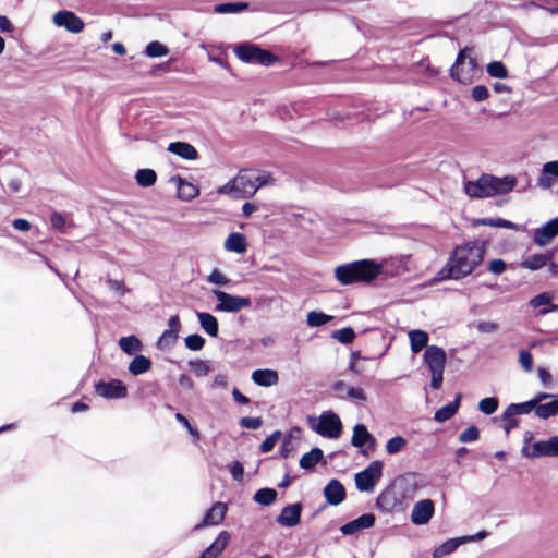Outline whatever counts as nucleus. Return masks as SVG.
<instances>
[{
  "mask_svg": "<svg viewBox=\"0 0 558 558\" xmlns=\"http://www.w3.org/2000/svg\"><path fill=\"white\" fill-rule=\"evenodd\" d=\"M485 244L471 241L457 246L446 265L438 271V280H458L472 274L483 262Z\"/></svg>",
  "mask_w": 558,
  "mask_h": 558,
  "instance_id": "nucleus-1",
  "label": "nucleus"
},
{
  "mask_svg": "<svg viewBox=\"0 0 558 558\" xmlns=\"http://www.w3.org/2000/svg\"><path fill=\"white\" fill-rule=\"evenodd\" d=\"M410 255L400 256L386 260L383 264H377L371 259H362L352 262L345 265L338 266L335 269V276L341 284H352L355 282H371L379 274L384 271L389 265L396 267L393 275H399L409 271L407 262Z\"/></svg>",
  "mask_w": 558,
  "mask_h": 558,
  "instance_id": "nucleus-2",
  "label": "nucleus"
},
{
  "mask_svg": "<svg viewBox=\"0 0 558 558\" xmlns=\"http://www.w3.org/2000/svg\"><path fill=\"white\" fill-rule=\"evenodd\" d=\"M517 179L513 175L498 178L483 174L475 181L464 183V192L472 198H485L497 194H506L514 189Z\"/></svg>",
  "mask_w": 558,
  "mask_h": 558,
  "instance_id": "nucleus-3",
  "label": "nucleus"
},
{
  "mask_svg": "<svg viewBox=\"0 0 558 558\" xmlns=\"http://www.w3.org/2000/svg\"><path fill=\"white\" fill-rule=\"evenodd\" d=\"M253 187L251 170H241L233 179L220 186L217 192L233 198H248L254 195Z\"/></svg>",
  "mask_w": 558,
  "mask_h": 558,
  "instance_id": "nucleus-4",
  "label": "nucleus"
},
{
  "mask_svg": "<svg viewBox=\"0 0 558 558\" xmlns=\"http://www.w3.org/2000/svg\"><path fill=\"white\" fill-rule=\"evenodd\" d=\"M311 427L313 430H315L317 434H319L323 437L336 439L340 436L342 430V423L340 417L331 412L326 411L323 412L317 422L316 420H311Z\"/></svg>",
  "mask_w": 558,
  "mask_h": 558,
  "instance_id": "nucleus-5",
  "label": "nucleus"
},
{
  "mask_svg": "<svg viewBox=\"0 0 558 558\" xmlns=\"http://www.w3.org/2000/svg\"><path fill=\"white\" fill-rule=\"evenodd\" d=\"M476 69V60L468 56L465 50H462L450 69L451 77L460 83L469 84L472 82Z\"/></svg>",
  "mask_w": 558,
  "mask_h": 558,
  "instance_id": "nucleus-6",
  "label": "nucleus"
},
{
  "mask_svg": "<svg viewBox=\"0 0 558 558\" xmlns=\"http://www.w3.org/2000/svg\"><path fill=\"white\" fill-rule=\"evenodd\" d=\"M234 53L240 60L244 62L258 63L262 65H269L276 59L271 52L250 44L238 45L234 48Z\"/></svg>",
  "mask_w": 558,
  "mask_h": 558,
  "instance_id": "nucleus-7",
  "label": "nucleus"
},
{
  "mask_svg": "<svg viewBox=\"0 0 558 558\" xmlns=\"http://www.w3.org/2000/svg\"><path fill=\"white\" fill-rule=\"evenodd\" d=\"M213 294L218 301L215 306V312L236 313L242 308L251 306L250 298L232 295L216 289L213 290Z\"/></svg>",
  "mask_w": 558,
  "mask_h": 558,
  "instance_id": "nucleus-8",
  "label": "nucleus"
},
{
  "mask_svg": "<svg viewBox=\"0 0 558 558\" xmlns=\"http://www.w3.org/2000/svg\"><path fill=\"white\" fill-rule=\"evenodd\" d=\"M383 475V462L376 460L355 474V485L360 492H372Z\"/></svg>",
  "mask_w": 558,
  "mask_h": 558,
  "instance_id": "nucleus-9",
  "label": "nucleus"
},
{
  "mask_svg": "<svg viewBox=\"0 0 558 558\" xmlns=\"http://www.w3.org/2000/svg\"><path fill=\"white\" fill-rule=\"evenodd\" d=\"M522 454L526 458L558 457V436L547 440L535 441L530 448L524 447Z\"/></svg>",
  "mask_w": 558,
  "mask_h": 558,
  "instance_id": "nucleus-10",
  "label": "nucleus"
},
{
  "mask_svg": "<svg viewBox=\"0 0 558 558\" xmlns=\"http://www.w3.org/2000/svg\"><path fill=\"white\" fill-rule=\"evenodd\" d=\"M52 22L58 27H63L68 32L78 34L84 29L83 20L72 11H58L52 16Z\"/></svg>",
  "mask_w": 558,
  "mask_h": 558,
  "instance_id": "nucleus-11",
  "label": "nucleus"
},
{
  "mask_svg": "<svg viewBox=\"0 0 558 558\" xmlns=\"http://www.w3.org/2000/svg\"><path fill=\"white\" fill-rule=\"evenodd\" d=\"M96 392L98 396L106 399H121L126 396V387L119 379L110 381H99L96 385Z\"/></svg>",
  "mask_w": 558,
  "mask_h": 558,
  "instance_id": "nucleus-12",
  "label": "nucleus"
},
{
  "mask_svg": "<svg viewBox=\"0 0 558 558\" xmlns=\"http://www.w3.org/2000/svg\"><path fill=\"white\" fill-rule=\"evenodd\" d=\"M434 512V502L430 499L420 500L413 506L411 521L415 525H424L429 522Z\"/></svg>",
  "mask_w": 558,
  "mask_h": 558,
  "instance_id": "nucleus-13",
  "label": "nucleus"
},
{
  "mask_svg": "<svg viewBox=\"0 0 558 558\" xmlns=\"http://www.w3.org/2000/svg\"><path fill=\"white\" fill-rule=\"evenodd\" d=\"M558 235V218H554L541 228L533 230V241L538 246H545Z\"/></svg>",
  "mask_w": 558,
  "mask_h": 558,
  "instance_id": "nucleus-14",
  "label": "nucleus"
},
{
  "mask_svg": "<svg viewBox=\"0 0 558 558\" xmlns=\"http://www.w3.org/2000/svg\"><path fill=\"white\" fill-rule=\"evenodd\" d=\"M169 182L175 185L177 195L183 202H190L199 194V189L195 184L186 181L180 175L171 177Z\"/></svg>",
  "mask_w": 558,
  "mask_h": 558,
  "instance_id": "nucleus-15",
  "label": "nucleus"
},
{
  "mask_svg": "<svg viewBox=\"0 0 558 558\" xmlns=\"http://www.w3.org/2000/svg\"><path fill=\"white\" fill-rule=\"evenodd\" d=\"M301 513L302 505L300 502H295L286 506L277 517L276 521L282 526L293 527L300 523Z\"/></svg>",
  "mask_w": 558,
  "mask_h": 558,
  "instance_id": "nucleus-16",
  "label": "nucleus"
},
{
  "mask_svg": "<svg viewBox=\"0 0 558 558\" xmlns=\"http://www.w3.org/2000/svg\"><path fill=\"white\" fill-rule=\"evenodd\" d=\"M446 359L445 351L437 345H429L424 352V361L428 365L430 372L444 371Z\"/></svg>",
  "mask_w": 558,
  "mask_h": 558,
  "instance_id": "nucleus-17",
  "label": "nucleus"
},
{
  "mask_svg": "<svg viewBox=\"0 0 558 558\" xmlns=\"http://www.w3.org/2000/svg\"><path fill=\"white\" fill-rule=\"evenodd\" d=\"M227 513V505L223 502H216L207 511L203 521L195 525V530H201L204 526L218 525L221 523Z\"/></svg>",
  "mask_w": 558,
  "mask_h": 558,
  "instance_id": "nucleus-18",
  "label": "nucleus"
},
{
  "mask_svg": "<svg viewBox=\"0 0 558 558\" xmlns=\"http://www.w3.org/2000/svg\"><path fill=\"white\" fill-rule=\"evenodd\" d=\"M553 251H548L546 253L531 254L522 259V262L520 263V267L531 271H536L547 266V264L553 259Z\"/></svg>",
  "mask_w": 558,
  "mask_h": 558,
  "instance_id": "nucleus-19",
  "label": "nucleus"
},
{
  "mask_svg": "<svg viewBox=\"0 0 558 558\" xmlns=\"http://www.w3.org/2000/svg\"><path fill=\"white\" fill-rule=\"evenodd\" d=\"M558 179V160L548 161L543 165L537 185L544 190H549Z\"/></svg>",
  "mask_w": 558,
  "mask_h": 558,
  "instance_id": "nucleus-20",
  "label": "nucleus"
},
{
  "mask_svg": "<svg viewBox=\"0 0 558 558\" xmlns=\"http://www.w3.org/2000/svg\"><path fill=\"white\" fill-rule=\"evenodd\" d=\"M554 296L549 292H543L534 298H532L529 302V305L533 308H539V315H546L551 312H558V305L553 304Z\"/></svg>",
  "mask_w": 558,
  "mask_h": 558,
  "instance_id": "nucleus-21",
  "label": "nucleus"
},
{
  "mask_svg": "<svg viewBox=\"0 0 558 558\" xmlns=\"http://www.w3.org/2000/svg\"><path fill=\"white\" fill-rule=\"evenodd\" d=\"M324 496L329 505L337 506L345 498L344 486L338 480H331L324 488Z\"/></svg>",
  "mask_w": 558,
  "mask_h": 558,
  "instance_id": "nucleus-22",
  "label": "nucleus"
},
{
  "mask_svg": "<svg viewBox=\"0 0 558 558\" xmlns=\"http://www.w3.org/2000/svg\"><path fill=\"white\" fill-rule=\"evenodd\" d=\"M352 446L356 448H362L366 445H369L372 448L375 447L376 439L375 437L367 430L366 426L363 424H356L353 427V435L351 438Z\"/></svg>",
  "mask_w": 558,
  "mask_h": 558,
  "instance_id": "nucleus-23",
  "label": "nucleus"
},
{
  "mask_svg": "<svg viewBox=\"0 0 558 558\" xmlns=\"http://www.w3.org/2000/svg\"><path fill=\"white\" fill-rule=\"evenodd\" d=\"M229 541L230 534L227 531L220 532L214 543L198 558H217L227 547Z\"/></svg>",
  "mask_w": 558,
  "mask_h": 558,
  "instance_id": "nucleus-24",
  "label": "nucleus"
},
{
  "mask_svg": "<svg viewBox=\"0 0 558 558\" xmlns=\"http://www.w3.org/2000/svg\"><path fill=\"white\" fill-rule=\"evenodd\" d=\"M252 380L262 387H271L278 384L279 376L274 369H256L252 373Z\"/></svg>",
  "mask_w": 558,
  "mask_h": 558,
  "instance_id": "nucleus-25",
  "label": "nucleus"
},
{
  "mask_svg": "<svg viewBox=\"0 0 558 558\" xmlns=\"http://www.w3.org/2000/svg\"><path fill=\"white\" fill-rule=\"evenodd\" d=\"M168 151L186 160H195L198 156L195 147L185 142H173L168 146Z\"/></svg>",
  "mask_w": 558,
  "mask_h": 558,
  "instance_id": "nucleus-26",
  "label": "nucleus"
},
{
  "mask_svg": "<svg viewBox=\"0 0 558 558\" xmlns=\"http://www.w3.org/2000/svg\"><path fill=\"white\" fill-rule=\"evenodd\" d=\"M223 246L228 252L243 254L247 248V243L245 236L242 233L233 232L228 235Z\"/></svg>",
  "mask_w": 558,
  "mask_h": 558,
  "instance_id": "nucleus-27",
  "label": "nucleus"
},
{
  "mask_svg": "<svg viewBox=\"0 0 558 558\" xmlns=\"http://www.w3.org/2000/svg\"><path fill=\"white\" fill-rule=\"evenodd\" d=\"M196 316L198 318L199 325L202 329L210 337L218 336V320L217 318L206 312H197Z\"/></svg>",
  "mask_w": 558,
  "mask_h": 558,
  "instance_id": "nucleus-28",
  "label": "nucleus"
},
{
  "mask_svg": "<svg viewBox=\"0 0 558 558\" xmlns=\"http://www.w3.org/2000/svg\"><path fill=\"white\" fill-rule=\"evenodd\" d=\"M460 399H461V396L457 395L452 402L438 409L435 412L434 420L436 422L444 423V422L448 421L449 418H451L457 413V411L460 407Z\"/></svg>",
  "mask_w": 558,
  "mask_h": 558,
  "instance_id": "nucleus-29",
  "label": "nucleus"
},
{
  "mask_svg": "<svg viewBox=\"0 0 558 558\" xmlns=\"http://www.w3.org/2000/svg\"><path fill=\"white\" fill-rule=\"evenodd\" d=\"M532 410H534V403L531 401L522 403H511L504 411L501 420H510L511 417L517 415L529 414Z\"/></svg>",
  "mask_w": 558,
  "mask_h": 558,
  "instance_id": "nucleus-30",
  "label": "nucleus"
},
{
  "mask_svg": "<svg viewBox=\"0 0 558 558\" xmlns=\"http://www.w3.org/2000/svg\"><path fill=\"white\" fill-rule=\"evenodd\" d=\"M428 339L429 337L426 331L418 329L409 331V340L413 353H418L423 348H427Z\"/></svg>",
  "mask_w": 558,
  "mask_h": 558,
  "instance_id": "nucleus-31",
  "label": "nucleus"
},
{
  "mask_svg": "<svg viewBox=\"0 0 558 558\" xmlns=\"http://www.w3.org/2000/svg\"><path fill=\"white\" fill-rule=\"evenodd\" d=\"M150 368L151 361L145 355H136L129 364V372L134 376L142 375Z\"/></svg>",
  "mask_w": 558,
  "mask_h": 558,
  "instance_id": "nucleus-32",
  "label": "nucleus"
},
{
  "mask_svg": "<svg viewBox=\"0 0 558 558\" xmlns=\"http://www.w3.org/2000/svg\"><path fill=\"white\" fill-rule=\"evenodd\" d=\"M119 347L124 353L129 355L135 354L143 350V344L141 340L135 336L120 338Z\"/></svg>",
  "mask_w": 558,
  "mask_h": 558,
  "instance_id": "nucleus-33",
  "label": "nucleus"
},
{
  "mask_svg": "<svg viewBox=\"0 0 558 558\" xmlns=\"http://www.w3.org/2000/svg\"><path fill=\"white\" fill-rule=\"evenodd\" d=\"M462 544L461 537L447 539L434 549L433 558H442L444 556L453 553Z\"/></svg>",
  "mask_w": 558,
  "mask_h": 558,
  "instance_id": "nucleus-34",
  "label": "nucleus"
},
{
  "mask_svg": "<svg viewBox=\"0 0 558 558\" xmlns=\"http://www.w3.org/2000/svg\"><path fill=\"white\" fill-rule=\"evenodd\" d=\"M535 415L541 418H548L558 413V398L555 396L547 403H541L534 408Z\"/></svg>",
  "mask_w": 558,
  "mask_h": 558,
  "instance_id": "nucleus-35",
  "label": "nucleus"
},
{
  "mask_svg": "<svg viewBox=\"0 0 558 558\" xmlns=\"http://www.w3.org/2000/svg\"><path fill=\"white\" fill-rule=\"evenodd\" d=\"M323 459V451L319 448H314L303 454L300 459V466L304 470H311Z\"/></svg>",
  "mask_w": 558,
  "mask_h": 558,
  "instance_id": "nucleus-36",
  "label": "nucleus"
},
{
  "mask_svg": "<svg viewBox=\"0 0 558 558\" xmlns=\"http://www.w3.org/2000/svg\"><path fill=\"white\" fill-rule=\"evenodd\" d=\"M301 435V428L293 427L291 428L284 436L281 447L280 453L283 458H288L293 450L292 440L298 439Z\"/></svg>",
  "mask_w": 558,
  "mask_h": 558,
  "instance_id": "nucleus-37",
  "label": "nucleus"
},
{
  "mask_svg": "<svg viewBox=\"0 0 558 558\" xmlns=\"http://www.w3.org/2000/svg\"><path fill=\"white\" fill-rule=\"evenodd\" d=\"M252 174V181L254 185V194L257 192L258 189L270 185L274 183V178L271 173L266 171H259V170H251Z\"/></svg>",
  "mask_w": 558,
  "mask_h": 558,
  "instance_id": "nucleus-38",
  "label": "nucleus"
},
{
  "mask_svg": "<svg viewBox=\"0 0 558 558\" xmlns=\"http://www.w3.org/2000/svg\"><path fill=\"white\" fill-rule=\"evenodd\" d=\"M135 180L140 186L149 187L155 184L157 174L153 169H141L136 172Z\"/></svg>",
  "mask_w": 558,
  "mask_h": 558,
  "instance_id": "nucleus-39",
  "label": "nucleus"
},
{
  "mask_svg": "<svg viewBox=\"0 0 558 558\" xmlns=\"http://www.w3.org/2000/svg\"><path fill=\"white\" fill-rule=\"evenodd\" d=\"M277 497V492L274 488H260L254 494V501L263 505L269 506L271 505Z\"/></svg>",
  "mask_w": 558,
  "mask_h": 558,
  "instance_id": "nucleus-40",
  "label": "nucleus"
},
{
  "mask_svg": "<svg viewBox=\"0 0 558 558\" xmlns=\"http://www.w3.org/2000/svg\"><path fill=\"white\" fill-rule=\"evenodd\" d=\"M332 319L333 317L331 315L317 311L308 312L306 316V323L310 327H319L331 322Z\"/></svg>",
  "mask_w": 558,
  "mask_h": 558,
  "instance_id": "nucleus-41",
  "label": "nucleus"
},
{
  "mask_svg": "<svg viewBox=\"0 0 558 558\" xmlns=\"http://www.w3.org/2000/svg\"><path fill=\"white\" fill-rule=\"evenodd\" d=\"M190 368L197 377H205L210 372V364L203 360H193L189 362Z\"/></svg>",
  "mask_w": 558,
  "mask_h": 558,
  "instance_id": "nucleus-42",
  "label": "nucleus"
},
{
  "mask_svg": "<svg viewBox=\"0 0 558 558\" xmlns=\"http://www.w3.org/2000/svg\"><path fill=\"white\" fill-rule=\"evenodd\" d=\"M335 340L339 341L343 344L351 343L355 338V332L352 328L347 327L342 329L335 330L331 336Z\"/></svg>",
  "mask_w": 558,
  "mask_h": 558,
  "instance_id": "nucleus-43",
  "label": "nucleus"
},
{
  "mask_svg": "<svg viewBox=\"0 0 558 558\" xmlns=\"http://www.w3.org/2000/svg\"><path fill=\"white\" fill-rule=\"evenodd\" d=\"M407 446V440L402 436L390 438L386 444V451L389 454H396L403 450Z\"/></svg>",
  "mask_w": 558,
  "mask_h": 558,
  "instance_id": "nucleus-44",
  "label": "nucleus"
},
{
  "mask_svg": "<svg viewBox=\"0 0 558 558\" xmlns=\"http://www.w3.org/2000/svg\"><path fill=\"white\" fill-rule=\"evenodd\" d=\"M487 73L492 77L506 78L508 76V70L505 64L500 61H493L487 65Z\"/></svg>",
  "mask_w": 558,
  "mask_h": 558,
  "instance_id": "nucleus-45",
  "label": "nucleus"
},
{
  "mask_svg": "<svg viewBox=\"0 0 558 558\" xmlns=\"http://www.w3.org/2000/svg\"><path fill=\"white\" fill-rule=\"evenodd\" d=\"M168 52V48L159 41H151L146 46V54L150 58L165 57Z\"/></svg>",
  "mask_w": 558,
  "mask_h": 558,
  "instance_id": "nucleus-46",
  "label": "nucleus"
},
{
  "mask_svg": "<svg viewBox=\"0 0 558 558\" xmlns=\"http://www.w3.org/2000/svg\"><path fill=\"white\" fill-rule=\"evenodd\" d=\"M178 336H179V333H177L174 331H171L168 329L165 330L158 339V342H157L158 348L162 349V350L171 348L175 343Z\"/></svg>",
  "mask_w": 558,
  "mask_h": 558,
  "instance_id": "nucleus-47",
  "label": "nucleus"
},
{
  "mask_svg": "<svg viewBox=\"0 0 558 558\" xmlns=\"http://www.w3.org/2000/svg\"><path fill=\"white\" fill-rule=\"evenodd\" d=\"M498 409V400L494 397L484 398L478 402V410L484 414H493Z\"/></svg>",
  "mask_w": 558,
  "mask_h": 558,
  "instance_id": "nucleus-48",
  "label": "nucleus"
},
{
  "mask_svg": "<svg viewBox=\"0 0 558 558\" xmlns=\"http://www.w3.org/2000/svg\"><path fill=\"white\" fill-rule=\"evenodd\" d=\"M281 437L282 433L280 430H275L262 442L260 451L264 453L270 452Z\"/></svg>",
  "mask_w": 558,
  "mask_h": 558,
  "instance_id": "nucleus-49",
  "label": "nucleus"
},
{
  "mask_svg": "<svg viewBox=\"0 0 558 558\" xmlns=\"http://www.w3.org/2000/svg\"><path fill=\"white\" fill-rule=\"evenodd\" d=\"M246 4L244 3H221L215 7V12L220 14L235 13L244 10Z\"/></svg>",
  "mask_w": 558,
  "mask_h": 558,
  "instance_id": "nucleus-50",
  "label": "nucleus"
},
{
  "mask_svg": "<svg viewBox=\"0 0 558 558\" xmlns=\"http://www.w3.org/2000/svg\"><path fill=\"white\" fill-rule=\"evenodd\" d=\"M185 345L192 351H198L205 345V339L199 335H190L184 339Z\"/></svg>",
  "mask_w": 558,
  "mask_h": 558,
  "instance_id": "nucleus-51",
  "label": "nucleus"
},
{
  "mask_svg": "<svg viewBox=\"0 0 558 558\" xmlns=\"http://www.w3.org/2000/svg\"><path fill=\"white\" fill-rule=\"evenodd\" d=\"M483 226H490V227H499V228H506L511 230H517V226L506 219L502 218H496V219H483L481 221Z\"/></svg>",
  "mask_w": 558,
  "mask_h": 558,
  "instance_id": "nucleus-52",
  "label": "nucleus"
},
{
  "mask_svg": "<svg viewBox=\"0 0 558 558\" xmlns=\"http://www.w3.org/2000/svg\"><path fill=\"white\" fill-rule=\"evenodd\" d=\"M480 437V430L476 426H470L459 435L460 442H472Z\"/></svg>",
  "mask_w": 558,
  "mask_h": 558,
  "instance_id": "nucleus-53",
  "label": "nucleus"
},
{
  "mask_svg": "<svg viewBox=\"0 0 558 558\" xmlns=\"http://www.w3.org/2000/svg\"><path fill=\"white\" fill-rule=\"evenodd\" d=\"M207 281L216 286H227L230 282V279L220 270L214 269L208 276Z\"/></svg>",
  "mask_w": 558,
  "mask_h": 558,
  "instance_id": "nucleus-54",
  "label": "nucleus"
},
{
  "mask_svg": "<svg viewBox=\"0 0 558 558\" xmlns=\"http://www.w3.org/2000/svg\"><path fill=\"white\" fill-rule=\"evenodd\" d=\"M519 363L525 372H531L533 368V356L529 351H521L519 353Z\"/></svg>",
  "mask_w": 558,
  "mask_h": 558,
  "instance_id": "nucleus-55",
  "label": "nucleus"
},
{
  "mask_svg": "<svg viewBox=\"0 0 558 558\" xmlns=\"http://www.w3.org/2000/svg\"><path fill=\"white\" fill-rule=\"evenodd\" d=\"M489 92L486 86L477 85L472 89V98L475 101H484L488 98Z\"/></svg>",
  "mask_w": 558,
  "mask_h": 558,
  "instance_id": "nucleus-56",
  "label": "nucleus"
},
{
  "mask_svg": "<svg viewBox=\"0 0 558 558\" xmlns=\"http://www.w3.org/2000/svg\"><path fill=\"white\" fill-rule=\"evenodd\" d=\"M355 522L357 523V526L360 527V530L368 529L374 525L375 515L372 513H366V514H363V515L359 517L357 519H355Z\"/></svg>",
  "mask_w": 558,
  "mask_h": 558,
  "instance_id": "nucleus-57",
  "label": "nucleus"
},
{
  "mask_svg": "<svg viewBox=\"0 0 558 558\" xmlns=\"http://www.w3.org/2000/svg\"><path fill=\"white\" fill-rule=\"evenodd\" d=\"M476 329L482 333H492L498 329V324L495 322H480L476 325Z\"/></svg>",
  "mask_w": 558,
  "mask_h": 558,
  "instance_id": "nucleus-58",
  "label": "nucleus"
},
{
  "mask_svg": "<svg viewBox=\"0 0 558 558\" xmlns=\"http://www.w3.org/2000/svg\"><path fill=\"white\" fill-rule=\"evenodd\" d=\"M240 425L250 429H257L262 426L260 417H242L240 421Z\"/></svg>",
  "mask_w": 558,
  "mask_h": 558,
  "instance_id": "nucleus-59",
  "label": "nucleus"
},
{
  "mask_svg": "<svg viewBox=\"0 0 558 558\" xmlns=\"http://www.w3.org/2000/svg\"><path fill=\"white\" fill-rule=\"evenodd\" d=\"M347 397L351 400L365 401L366 396L363 389L359 387H349L347 388Z\"/></svg>",
  "mask_w": 558,
  "mask_h": 558,
  "instance_id": "nucleus-60",
  "label": "nucleus"
},
{
  "mask_svg": "<svg viewBox=\"0 0 558 558\" xmlns=\"http://www.w3.org/2000/svg\"><path fill=\"white\" fill-rule=\"evenodd\" d=\"M107 286L110 290L116 291L120 294H124L128 292V289L125 288L123 281L120 280L109 279L107 281Z\"/></svg>",
  "mask_w": 558,
  "mask_h": 558,
  "instance_id": "nucleus-61",
  "label": "nucleus"
},
{
  "mask_svg": "<svg viewBox=\"0 0 558 558\" xmlns=\"http://www.w3.org/2000/svg\"><path fill=\"white\" fill-rule=\"evenodd\" d=\"M506 269V263L502 259H494L489 263V271L495 275H500Z\"/></svg>",
  "mask_w": 558,
  "mask_h": 558,
  "instance_id": "nucleus-62",
  "label": "nucleus"
},
{
  "mask_svg": "<svg viewBox=\"0 0 558 558\" xmlns=\"http://www.w3.org/2000/svg\"><path fill=\"white\" fill-rule=\"evenodd\" d=\"M537 374H538V378L542 381L543 386L549 387L551 385L553 378H551L550 373L547 369L539 367L537 369Z\"/></svg>",
  "mask_w": 558,
  "mask_h": 558,
  "instance_id": "nucleus-63",
  "label": "nucleus"
},
{
  "mask_svg": "<svg viewBox=\"0 0 558 558\" xmlns=\"http://www.w3.org/2000/svg\"><path fill=\"white\" fill-rule=\"evenodd\" d=\"M50 220L53 228L58 230L63 229L65 226V218L59 213H52Z\"/></svg>",
  "mask_w": 558,
  "mask_h": 558,
  "instance_id": "nucleus-64",
  "label": "nucleus"
}]
</instances>
